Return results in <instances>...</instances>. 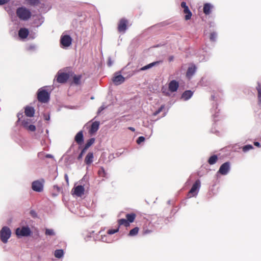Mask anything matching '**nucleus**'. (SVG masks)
I'll use <instances>...</instances> for the list:
<instances>
[{
    "label": "nucleus",
    "mask_w": 261,
    "mask_h": 261,
    "mask_svg": "<svg viewBox=\"0 0 261 261\" xmlns=\"http://www.w3.org/2000/svg\"><path fill=\"white\" fill-rule=\"evenodd\" d=\"M16 14L18 18L23 21L28 20L32 16L31 11L23 6L18 8L16 10Z\"/></svg>",
    "instance_id": "1"
},
{
    "label": "nucleus",
    "mask_w": 261,
    "mask_h": 261,
    "mask_svg": "<svg viewBox=\"0 0 261 261\" xmlns=\"http://www.w3.org/2000/svg\"><path fill=\"white\" fill-rule=\"evenodd\" d=\"M49 93L44 89L40 88L37 92V99L41 103H46L49 100Z\"/></svg>",
    "instance_id": "2"
},
{
    "label": "nucleus",
    "mask_w": 261,
    "mask_h": 261,
    "mask_svg": "<svg viewBox=\"0 0 261 261\" xmlns=\"http://www.w3.org/2000/svg\"><path fill=\"white\" fill-rule=\"evenodd\" d=\"M11 231L7 226H4L2 228L0 231L1 240L4 243H6L8 240L10 238Z\"/></svg>",
    "instance_id": "3"
},
{
    "label": "nucleus",
    "mask_w": 261,
    "mask_h": 261,
    "mask_svg": "<svg viewBox=\"0 0 261 261\" xmlns=\"http://www.w3.org/2000/svg\"><path fill=\"white\" fill-rule=\"evenodd\" d=\"M200 187V181L199 179L196 180L189 191L188 196L189 197L195 196L197 195Z\"/></svg>",
    "instance_id": "4"
},
{
    "label": "nucleus",
    "mask_w": 261,
    "mask_h": 261,
    "mask_svg": "<svg viewBox=\"0 0 261 261\" xmlns=\"http://www.w3.org/2000/svg\"><path fill=\"white\" fill-rule=\"evenodd\" d=\"M15 233L18 237H27L31 234V231L29 227L23 226L21 228H17Z\"/></svg>",
    "instance_id": "5"
},
{
    "label": "nucleus",
    "mask_w": 261,
    "mask_h": 261,
    "mask_svg": "<svg viewBox=\"0 0 261 261\" xmlns=\"http://www.w3.org/2000/svg\"><path fill=\"white\" fill-rule=\"evenodd\" d=\"M72 43L71 37L68 35L62 36L60 39L61 44L65 47L70 46Z\"/></svg>",
    "instance_id": "6"
},
{
    "label": "nucleus",
    "mask_w": 261,
    "mask_h": 261,
    "mask_svg": "<svg viewBox=\"0 0 261 261\" xmlns=\"http://www.w3.org/2000/svg\"><path fill=\"white\" fill-rule=\"evenodd\" d=\"M128 20L125 18L121 19L118 24V31L120 33H125L127 29Z\"/></svg>",
    "instance_id": "7"
},
{
    "label": "nucleus",
    "mask_w": 261,
    "mask_h": 261,
    "mask_svg": "<svg viewBox=\"0 0 261 261\" xmlns=\"http://www.w3.org/2000/svg\"><path fill=\"white\" fill-rule=\"evenodd\" d=\"M181 7L184 9V13L186 14L185 19L186 20H188L191 18L192 14L189 9L188 6L187 5L186 3L182 2L181 3Z\"/></svg>",
    "instance_id": "8"
},
{
    "label": "nucleus",
    "mask_w": 261,
    "mask_h": 261,
    "mask_svg": "<svg viewBox=\"0 0 261 261\" xmlns=\"http://www.w3.org/2000/svg\"><path fill=\"white\" fill-rule=\"evenodd\" d=\"M32 189L36 192H40L43 190V182L40 180H35L32 182Z\"/></svg>",
    "instance_id": "9"
},
{
    "label": "nucleus",
    "mask_w": 261,
    "mask_h": 261,
    "mask_svg": "<svg viewBox=\"0 0 261 261\" xmlns=\"http://www.w3.org/2000/svg\"><path fill=\"white\" fill-rule=\"evenodd\" d=\"M69 77V75L67 73L58 72L57 75L56 80L59 83H65L67 82Z\"/></svg>",
    "instance_id": "10"
},
{
    "label": "nucleus",
    "mask_w": 261,
    "mask_h": 261,
    "mask_svg": "<svg viewBox=\"0 0 261 261\" xmlns=\"http://www.w3.org/2000/svg\"><path fill=\"white\" fill-rule=\"evenodd\" d=\"M230 170V163L228 162L223 164L220 167L218 172L222 175H226Z\"/></svg>",
    "instance_id": "11"
},
{
    "label": "nucleus",
    "mask_w": 261,
    "mask_h": 261,
    "mask_svg": "<svg viewBox=\"0 0 261 261\" xmlns=\"http://www.w3.org/2000/svg\"><path fill=\"white\" fill-rule=\"evenodd\" d=\"M179 87V83L175 80L171 81L168 85L169 90L171 92L177 91Z\"/></svg>",
    "instance_id": "12"
},
{
    "label": "nucleus",
    "mask_w": 261,
    "mask_h": 261,
    "mask_svg": "<svg viewBox=\"0 0 261 261\" xmlns=\"http://www.w3.org/2000/svg\"><path fill=\"white\" fill-rule=\"evenodd\" d=\"M73 194L77 196H81L84 193V188L81 185H79L73 189Z\"/></svg>",
    "instance_id": "13"
},
{
    "label": "nucleus",
    "mask_w": 261,
    "mask_h": 261,
    "mask_svg": "<svg viewBox=\"0 0 261 261\" xmlns=\"http://www.w3.org/2000/svg\"><path fill=\"white\" fill-rule=\"evenodd\" d=\"M93 160L94 154L92 152H89L85 156L84 162L86 165L89 166L93 163Z\"/></svg>",
    "instance_id": "14"
},
{
    "label": "nucleus",
    "mask_w": 261,
    "mask_h": 261,
    "mask_svg": "<svg viewBox=\"0 0 261 261\" xmlns=\"http://www.w3.org/2000/svg\"><path fill=\"white\" fill-rule=\"evenodd\" d=\"M75 141L80 145H82L84 142V136L82 130L78 132L74 138Z\"/></svg>",
    "instance_id": "15"
},
{
    "label": "nucleus",
    "mask_w": 261,
    "mask_h": 261,
    "mask_svg": "<svg viewBox=\"0 0 261 261\" xmlns=\"http://www.w3.org/2000/svg\"><path fill=\"white\" fill-rule=\"evenodd\" d=\"M29 34V31L28 29L21 28L18 31V36L21 39H25Z\"/></svg>",
    "instance_id": "16"
},
{
    "label": "nucleus",
    "mask_w": 261,
    "mask_h": 261,
    "mask_svg": "<svg viewBox=\"0 0 261 261\" xmlns=\"http://www.w3.org/2000/svg\"><path fill=\"white\" fill-rule=\"evenodd\" d=\"M196 70V67L194 65H192L191 66L189 67L187 70L186 73V76L188 79H191L192 76L194 75L195 71Z\"/></svg>",
    "instance_id": "17"
},
{
    "label": "nucleus",
    "mask_w": 261,
    "mask_h": 261,
    "mask_svg": "<svg viewBox=\"0 0 261 261\" xmlns=\"http://www.w3.org/2000/svg\"><path fill=\"white\" fill-rule=\"evenodd\" d=\"M99 126V122L98 121H94L93 122L91 126V127L89 129V133L90 134H93L96 132Z\"/></svg>",
    "instance_id": "18"
},
{
    "label": "nucleus",
    "mask_w": 261,
    "mask_h": 261,
    "mask_svg": "<svg viewBox=\"0 0 261 261\" xmlns=\"http://www.w3.org/2000/svg\"><path fill=\"white\" fill-rule=\"evenodd\" d=\"M125 79L121 75L115 76L113 79V82L115 85H120L124 82Z\"/></svg>",
    "instance_id": "19"
},
{
    "label": "nucleus",
    "mask_w": 261,
    "mask_h": 261,
    "mask_svg": "<svg viewBox=\"0 0 261 261\" xmlns=\"http://www.w3.org/2000/svg\"><path fill=\"white\" fill-rule=\"evenodd\" d=\"M24 113L28 117H33L35 113L34 109L32 107L27 106L25 108Z\"/></svg>",
    "instance_id": "20"
},
{
    "label": "nucleus",
    "mask_w": 261,
    "mask_h": 261,
    "mask_svg": "<svg viewBox=\"0 0 261 261\" xmlns=\"http://www.w3.org/2000/svg\"><path fill=\"white\" fill-rule=\"evenodd\" d=\"M213 8V6L209 4L206 3L203 6V12L205 15H209L211 13V9Z\"/></svg>",
    "instance_id": "21"
},
{
    "label": "nucleus",
    "mask_w": 261,
    "mask_h": 261,
    "mask_svg": "<svg viewBox=\"0 0 261 261\" xmlns=\"http://www.w3.org/2000/svg\"><path fill=\"white\" fill-rule=\"evenodd\" d=\"M193 95V92L191 90H187L185 91L182 94V98L185 100H188Z\"/></svg>",
    "instance_id": "22"
},
{
    "label": "nucleus",
    "mask_w": 261,
    "mask_h": 261,
    "mask_svg": "<svg viewBox=\"0 0 261 261\" xmlns=\"http://www.w3.org/2000/svg\"><path fill=\"white\" fill-rule=\"evenodd\" d=\"M82 75H75L73 76V83L76 85H79L81 84V80L82 79Z\"/></svg>",
    "instance_id": "23"
},
{
    "label": "nucleus",
    "mask_w": 261,
    "mask_h": 261,
    "mask_svg": "<svg viewBox=\"0 0 261 261\" xmlns=\"http://www.w3.org/2000/svg\"><path fill=\"white\" fill-rule=\"evenodd\" d=\"M136 215L134 213L127 214L126 215V220L129 223L133 222L136 218Z\"/></svg>",
    "instance_id": "24"
},
{
    "label": "nucleus",
    "mask_w": 261,
    "mask_h": 261,
    "mask_svg": "<svg viewBox=\"0 0 261 261\" xmlns=\"http://www.w3.org/2000/svg\"><path fill=\"white\" fill-rule=\"evenodd\" d=\"M160 63V61H156V62H152L151 63H150V64L146 65V66L142 67L141 68V70H147V69H148L149 68H151L152 67H153L154 65L159 64Z\"/></svg>",
    "instance_id": "25"
},
{
    "label": "nucleus",
    "mask_w": 261,
    "mask_h": 261,
    "mask_svg": "<svg viewBox=\"0 0 261 261\" xmlns=\"http://www.w3.org/2000/svg\"><path fill=\"white\" fill-rule=\"evenodd\" d=\"M218 161V156L216 155L211 156L208 160V163L210 165H213L215 164Z\"/></svg>",
    "instance_id": "26"
},
{
    "label": "nucleus",
    "mask_w": 261,
    "mask_h": 261,
    "mask_svg": "<svg viewBox=\"0 0 261 261\" xmlns=\"http://www.w3.org/2000/svg\"><path fill=\"white\" fill-rule=\"evenodd\" d=\"M64 252L62 249L56 250L54 253V255L58 258H60L63 256Z\"/></svg>",
    "instance_id": "27"
},
{
    "label": "nucleus",
    "mask_w": 261,
    "mask_h": 261,
    "mask_svg": "<svg viewBox=\"0 0 261 261\" xmlns=\"http://www.w3.org/2000/svg\"><path fill=\"white\" fill-rule=\"evenodd\" d=\"M118 223L119 226L124 225L125 227H128L129 226V222H128L127 220L125 219H121L118 220Z\"/></svg>",
    "instance_id": "28"
},
{
    "label": "nucleus",
    "mask_w": 261,
    "mask_h": 261,
    "mask_svg": "<svg viewBox=\"0 0 261 261\" xmlns=\"http://www.w3.org/2000/svg\"><path fill=\"white\" fill-rule=\"evenodd\" d=\"M27 3L31 6H35L40 3L39 0H25Z\"/></svg>",
    "instance_id": "29"
},
{
    "label": "nucleus",
    "mask_w": 261,
    "mask_h": 261,
    "mask_svg": "<svg viewBox=\"0 0 261 261\" xmlns=\"http://www.w3.org/2000/svg\"><path fill=\"white\" fill-rule=\"evenodd\" d=\"M139 228L138 227H136L134 228L133 229H131L129 231V232L128 233V236H134L138 234L139 231Z\"/></svg>",
    "instance_id": "30"
},
{
    "label": "nucleus",
    "mask_w": 261,
    "mask_h": 261,
    "mask_svg": "<svg viewBox=\"0 0 261 261\" xmlns=\"http://www.w3.org/2000/svg\"><path fill=\"white\" fill-rule=\"evenodd\" d=\"M31 122V119L29 118H25L21 121V125L25 128L27 127L29 124Z\"/></svg>",
    "instance_id": "31"
},
{
    "label": "nucleus",
    "mask_w": 261,
    "mask_h": 261,
    "mask_svg": "<svg viewBox=\"0 0 261 261\" xmlns=\"http://www.w3.org/2000/svg\"><path fill=\"white\" fill-rule=\"evenodd\" d=\"M95 142V139L94 138H91L87 141L85 147L86 148L88 149Z\"/></svg>",
    "instance_id": "32"
},
{
    "label": "nucleus",
    "mask_w": 261,
    "mask_h": 261,
    "mask_svg": "<svg viewBox=\"0 0 261 261\" xmlns=\"http://www.w3.org/2000/svg\"><path fill=\"white\" fill-rule=\"evenodd\" d=\"M256 90L257 91V97L258 99V102L259 103H261V85H259L256 87Z\"/></svg>",
    "instance_id": "33"
},
{
    "label": "nucleus",
    "mask_w": 261,
    "mask_h": 261,
    "mask_svg": "<svg viewBox=\"0 0 261 261\" xmlns=\"http://www.w3.org/2000/svg\"><path fill=\"white\" fill-rule=\"evenodd\" d=\"M45 234L46 236H50L55 235V233L54 230L52 229H48V228L46 229Z\"/></svg>",
    "instance_id": "34"
},
{
    "label": "nucleus",
    "mask_w": 261,
    "mask_h": 261,
    "mask_svg": "<svg viewBox=\"0 0 261 261\" xmlns=\"http://www.w3.org/2000/svg\"><path fill=\"white\" fill-rule=\"evenodd\" d=\"M217 38V34L215 32H212L210 34V39L212 41H215Z\"/></svg>",
    "instance_id": "35"
},
{
    "label": "nucleus",
    "mask_w": 261,
    "mask_h": 261,
    "mask_svg": "<svg viewBox=\"0 0 261 261\" xmlns=\"http://www.w3.org/2000/svg\"><path fill=\"white\" fill-rule=\"evenodd\" d=\"M118 231H119V227H117L116 229H109L107 231V233L109 234H113L115 233L118 232Z\"/></svg>",
    "instance_id": "36"
},
{
    "label": "nucleus",
    "mask_w": 261,
    "mask_h": 261,
    "mask_svg": "<svg viewBox=\"0 0 261 261\" xmlns=\"http://www.w3.org/2000/svg\"><path fill=\"white\" fill-rule=\"evenodd\" d=\"M253 148V146L251 145H247L244 146L243 147V151L244 152H246L248 151L249 150H250Z\"/></svg>",
    "instance_id": "37"
},
{
    "label": "nucleus",
    "mask_w": 261,
    "mask_h": 261,
    "mask_svg": "<svg viewBox=\"0 0 261 261\" xmlns=\"http://www.w3.org/2000/svg\"><path fill=\"white\" fill-rule=\"evenodd\" d=\"M28 130L31 131V132H35L36 130V126L34 125H29L27 127H25Z\"/></svg>",
    "instance_id": "38"
},
{
    "label": "nucleus",
    "mask_w": 261,
    "mask_h": 261,
    "mask_svg": "<svg viewBox=\"0 0 261 261\" xmlns=\"http://www.w3.org/2000/svg\"><path fill=\"white\" fill-rule=\"evenodd\" d=\"M53 189H54V190H55L56 192V193H57L56 195L58 194L59 193H60L61 190L60 187H59L57 185H54L53 187Z\"/></svg>",
    "instance_id": "39"
},
{
    "label": "nucleus",
    "mask_w": 261,
    "mask_h": 261,
    "mask_svg": "<svg viewBox=\"0 0 261 261\" xmlns=\"http://www.w3.org/2000/svg\"><path fill=\"white\" fill-rule=\"evenodd\" d=\"M145 140V138L143 136L139 137L137 140V143L138 144H140L141 142H144Z\"/></svg>",
    "instance_id": "40"
},
{
    "label": "nucleus",
    "mask_w": 261,
    "mask_h": 261,
    "mask_svg": "<svg viewBox=\"0 0 261 261\" xmlns=\"http://www.w3.org/2000/svg\"><path fill=\"white\" fill-rule=\"evenodd\" d=\"M164 108L163 106H162L157 111H156L154 113L153 115L156 116L158 115L163 110Z\"/></svg>",
    "instance_id": "41"
},
{
    "label": "nucleus",
    "mask_w": 261,
    "mask_h": 261,
    "mask_svg": "<svg viewBox=\"0 0 261 261\" xmlns=\"http://www.w3.org/2000/svg\"><path fill=\"white\" fill-rule=\"evenodd\" d=\"M10 0H0V5H3L8 3Z\"/></svg>",
    "instance_id": "42"
},
{
    "label": "nucleus",
    "mask_w": 261,
    "mask_h": 261,
    "mask_svg": "<svg viewBox=\"0 0 261 261\" xmlns=\"http://www.w3.org/2000/svg\"><path fill=\"white\" fill-rule=\"evenodd\" d=\"M105 174V171L103 168H101L100 170L98 171V174L101 175V174Z\"/></svg>",
    "instance_id": "43"
},
{
    "label": "nucleus",
    "mask_w": 261,
    "mask_h": 261,
    "mask_svg": "<svg viewBox=\"0 0 261 261\" xmlns=\"http://www.w3.org/2000/svg\"><path fill=\"white\" fill-rule=\"evenodd\" d=\"M88 149L87 148H86V147L84 146V148H83V149L82 150L81 153H82V154L83 155L84 153L86 151V150H87Z\"/></svg>",
    "instance_id": "44"
},
{
    "label": "nucleus",
    "mask_w": 261,
    "mask_h": 261,
    "mask_svg": "<svg viewBox=\"0 0 261 261\" xmlns=\"http://www.w3.org/2000/svg\"><path fill=\"white\" fill-rule=\"evenodd\" d=\"M83 155L82 154V153H80L79 154V155H78V156H77V159L78 160H82V158H83Z\"/></svg>",
    "instance_id": "45"
},
{
    "label": "nucleus",
    "mask_w": 261,
    "mask_h": 261,
    "mask_svg": "<svg viewBox=\"0 0 261 261\" xmlns=\"http://www.w3.org/2000/svg\"><path fill=\"white\" fill-rule=\"evenodd\" d=\"M254 145L255 146H257V147H258L261 146L260 145V143L259 142H254Z\"/></svg>",
    "instance_id": "46"
},
{
    "label": "nucleus",
    "mask_w": 261,
    "mask_h": 261,
    "mask_svg": "<svg viewBox=\"0 0 261 261\" xmlns=\"http://www.w3.org/2000/svg\"><path fill=\"white\" fill-rule=\"evenodd\" d=\"M17 117L18 118V121H20V118L22 117V114L18 113L17 114Z\"/></svg>",
    "instance_id": "47"
},
{
    "label": "nucleus",
    "mask_w": 261,
    "mask_h": 261,
    "mask_svg": "<svg viewBox=\"0 0 261 261\" xmlns=\"http://www.w3.org/2000/svg\"><path fill=\"white\" fill-rule=\"evenodd\" d=\"M65 180H66L67 183L68 184V177L67 174H66L65 175Z\"/></svg>",
    "instance_id": "48"
},
{
    "label": "nucleus",
    "mask_w": 261,
    "mask_h": 261,
    "mask_svg": "<svg viewBox=\"0 0 261 261\" xmlns=\"http://www.w3.org/2000/svg\"><path fill=\"white\" fill-rule=\"evenodd\" d=\"M49 116H44V119L46 120H49Z\"/></svg>",
    "instance_id": "49"
},
{
    "label": "nucleus",
    "mask_w": 261,
    "mask_h": 261,
    "mask_svg": "<svg viewBox=\"0 0 261 261\" xmlns=\"http://www.w3.org/2000/svg\"><path fill=\"white\" fill-rule=\"evenodd\" d=\"M45 157L46 158H51L53 157V156L51 154H47L46 155Z\"/></svg>",
    "instance_id": "50"
},
{
    "label": "nucleus",
    "mask_w": 261,
    "mask_h": 261,
    "mask_svg": "<svg viewBox=\"0 0 261 261\" xmlns=\"http://www.w3.org/2000/svg\"><path fill=\"white\" fill-rule=\"evenodd\" d=\"M128 128L129 130H132V131H133V132H135V128H134V127H129Z\"/></svg>",
    "instance_id": "51"
},
{
    "label": "nucleus",
    "mask_w": 261,
    "mask_h": 261,
    "mask_svg": "<svg viewBox=\"0 0 261 261\" xmlns=\"http://www.w3.org/2000/svg\"><path fill=\"white\" fill-rule=\"evenodd\" d=\"M211 98L213 100H215V97L214 95H212L211 96Z\"/></svg>",
    "instance_id": "52"
},
{
    "label": "nucleus",
    "mask_w": 261,
    "mask_h": 261,
    "mask_svg": "<svg viewBox=\"0 0 261 261\" xmlns=\"http://www.w3.org/2000/svg\"><path fill=\"white\" fill-rule=\"evenodd\" d=\"M104 108H102V107H101L100 108H99V110L98 111L99 112H100L101 111H102Z\"/></svg>",
    "instance_id": "53"
},
{
    "label": "nucleus",
    "mask_w": 261,
    "mask_h": 261,
    "mask_svg": "<svg viewBox=\"0 0 261 261\" xmlns=\"http://www.w3.org/2000/svg\"><path fill=\"white\" fill-rule=\"evenodd\" d=\"M111 64H112V62H111L110 60H109V63H108L109 66H111Z\"/></svg>",
    "instance_id": "54"
},
{
    "label": "nucleus",
    "mask_w": 261,
    "mask_h": 261,
    "mask_svg": "<svg viewBox=\"0 0 261 261\" xmlns=\"http://www.w3.org/2000/svg\"><path fill=\"white\" fill-rule=\"evenodd\" d=\"M173 59V57L170 58V61H172Z\"/></svg>",
    "instance_id": "55"
}]
</instances>
